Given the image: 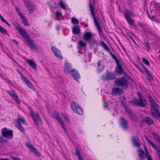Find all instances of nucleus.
<instances>
[{"label":"nucleus","mask_w":160,"mask_h":160,"mask_svg":"<svg viewBox=\"0 0 160 160\" xmlns=\"http://www.w3.org/2000/svg\"><path fill=\"white\" fill-rule=\"evenodd\" d=\"M13 25L16 27L18 33L26 40L28 46L32 48L36 49L37 46L32 41L31 38L25 30L16 21L12 22Z\"/></svg>","instance_id":"1"},{"label":"nucleus","mask_w":160,"mask_h":160,"mask_svg":"<svg viewBox=\"0 0 160 160\" xmlns=\"http://www.w3.org/2000/svg\"><path fill=\"white\" fill-rule=\"evenodd\" d=\"M100 45L107 52L110 54L112 59H114L115 61L117 66L115 70V72L119 75L124 74V72L123 69L120 63V61L119 60L117 56H114L112 53L107 44L104 41H102L100 43Z\"/></svg>","instance_id":"2"},{"label":"nucleus","mask_w":160,"mask_h":160,"mask_svg":"<svg viewBox=\"0 0 160 160\" xmlns=\"http://www.w3.org/2000/svg\"><path fill=\"white\" fill-rule=\"evenodd\" d=\"M131 82L132 84L135 83V82L133 79L129 77L127 75H124L122 77L117 79L115 82L116 85L122 86L127 88Z\"/></svg>","instance_id":"3"},{"label":"nucleus","mask_w":160,"mask_h":160,"mask_svg":"<svg viewBox=\"0 0 160 160\" xmlns=\"http://www.w3.org/2000/svg\"><path fill=\"white\" fill-rule=\"evenodd\" d=\"M64 70L65 73L71 74L74 79H75L77 82H79V79L80 78V76L75 69L72 68L70 63L68 62L65 63Z\"/></svg>","instance_id":"4"},{"label":"nucleus","mask_w":160,"mask_h":160,"mask_svg":"<svg viewBox=\"0 0 160 160\" xmlns=\"http://www.w3.org/2000/svg\"><path fill=\"white\" fill-rule=\"evenodd\" d=\"M139 99L134 98L132 100V103L134 105L138 106L141 107H146L147 103L146 100L144 97L140 94L138 95Z\"/></svg>","instance_id":"5"},{"label":"nucleus","mask_w":160,"mask_h":160,"mask_svg":"<svg viewBox=\"0 0 160 160\" xmlns=\"http://www.w3.org/2000/svg\"><path fill=\"white\" fill-rule=\"evenodd\" d=\"M151 115L152 117H155L156 118H160V112L159 111V107L154 100L151 101Z\"/></svg>","instance_id":"6"},{"label":"nucleus","mask_w":160,"mask_h":160,"mask_svg":"<svg viewBox=\"0 0 160 160\" xmlns=\"http://www.w3.org/2000/svg\"><path fill=\"white\" fill-rule=\"evenodd\" d=\"M89 7L91 12V13L92 15V18L94 20L95 24L98 29L99 33H101L102 32V28L99 25L98 22L97 21L96 18L94 16V9L95 8L94 7L93 8V7L92 5V4L91 3H89Z\"/></svg>","instance_id":"7"},{"label":"nucleus","mask_w":160,"mask_h":160,"mask_svg":"<svg viewBox=\"0 0 160 160\" xmlns=\"http://www.w3.org/2000/svg\"><path fill=\"white\" fill-rule=\"evenodd\" d=\"M125 112L128 114L130 119L135 122L138 121V118L132 109L129 108Z\"/></svg>","instance_id":"8"},{"label":"nucleus","mask_w":160,"mask_h":160,"mask_svg":"<svg viewBox=\"0 0 160 160\" xmlns=\"http://www.w3.org/2000/svg\"><path fill=\"white\" fill-rule=\"evenodd\" d=\"M71 108L74 112L80 115L82 113V109L78 104L75 102H72L71 103Z\"/></svg>","instance_id":"9"},{"label":"nucleus","mask_w":160,"mask_h":160,"mask_svg":"<svg viewBox=\"0 0 160 160\" xmlns=\"http://www.w3.org/2000/svg\"><path fill=\"white\" fill-rule=\"evenodd\" d=\"M2 133L3 137L11 139L13 138V131L12 130H8L6 128L2 129Z\"/></svg>","instance_id":"10"},{"label":"nucleus","mask_w":160,"mask_h":160,"mask_svg":"<svg viewBox=\"0 0 160 160\" xmlns=\"http://www.w3.org/2000/svg\"><path fill=\"white\" fill-rule=\"evenodd\" d=\"M16 122L15 125L17 128L21 132H22L23 133H25V131L24 128L21 125L20 123H25V121L23 118H19L17 120H16Z\"/></svg>","instance_id":"11"},{"label":"nucleus","mask_w":160,"mask_h":160,"mask_svg":"<svg viewBox=\"0 0 160 160\" xmlns=\"http://www.w3.org/2000/svg\"><path fill=\"white\" fill-rule=\"evenodd\" d=\"M24 2L26 7L29 9L31 13H32L36 10V6L27 0H25L24 1Z\"/></svg>","instance_id":"12"},{"label":"nucleus","mask_w":160,"mask_h":160,"mask_svg":"<svg viewBox=\"0 0 160 160\" xmlns=\"http://www.w3.org/2000/svg\"><path fill=\"white\" fill-rule=\"evenodd\" d=\"M115 78L114 74L112 73L107 72L106 74H103L102 75V78L104 81L112 80L114 79Z\"/></svg>","instance_id":"13"},{"label":"nucleus","mask_w":160,"mask_h":160,"mask_svg":"<svg viewBox=\"0 0 160 160\" xmlns=\"http://www.w3.org/2000/svg\"><path fill=\"white\" fill-rule=\"evenodd\" d=\"M31 116L33 118L34 124L35 125L38 126V120L40 122H41V120L39 117V114L37 113H34L32 111L31 112Z\"/></svg>","instance_id":"14"},{"label":"nucleus","mask_w":160,"mask_h":160,"mask_svg":"<svg viewBox=\"0 0 160 160\" xmlns=\"http://www.w3.org/2000/svg\"><path fill=\"white\" fill-rule=\"evenodd\" d=\"M52 50L55 56L58 59H62L63 57L61 54V52L60 50L57 49L55 47H52Z\"/></svg>","instance_id":"15"},{"label":"nucleus","mask_w":160,"mask_h":160,"mask_svg":"<svg viewBox=\"0 0 160 160\" xmlns=\"http://www.w3.org/2000/svg\"><path fill=\"white\" fill-rule=\"evenodd\" d=\"M120 123L122 127L125 130H126L128 128V121L125 118L123 117L120 118Z\"/></svg>","instance_id":"16"},{"label":"nucleus","mask_w":160,"mask_h":160,"mask_svg":"<svg viewBox=\"0 0 160 160\" xmlns=\"http://www.w3.org/2000/svg\"><path fill=\"white\" fill-rule=\"evenodd\" d=\"M27 147L31 151H32L38 155V156H40L41 154L37 150L36 148L30 142H27L26 144Z\"/></svg>","instance_id":"17"},{"label":"nucleus","mask_w":160,"mask_h":160,"mask_svg":"<svg viewBox=\"0 0 160 160\" xmlns=\"http://www.w3.org/2000/svg\"><path fill=\"white\" fill-rule=\"evenodd\" d=\"M122 93L123 91L118 88L114 87L112 89V94L113 95L117 96Z\"/></svg>","instance_id":"18"},{"label":"nucleus","mask_w":160,"mask_h":160,"mask_svg":"<svg viewBox=\"0 0 160 160\" xmlns=\"http://www.w3.org/2000/svg\"><path fill=\"white\" fill-rule=\"evenodd\" d=\"M139 157L141 160L147 157V153H145L144 151L139 148L137 151Z\"/></svg>","instance_id":"19"},{"label":"nucleus","mask_w":160,"mask_h":160,"mask_svg":"<svg viewBox=\"0 0 160 160\" xmlns=\"http://www.w3.org/2000/svg\"><path fill=\"white\" fill-rule=\"evenodd\" d=\"M26 62L33 69L35 70L36 69V65L34 61L31 59H27L26 60Z\"/></svg>","instance_id":"20"},{"label":"nucleus","mask_w":160,"mask_h":160,"mask_svg":"<svg viewBox=\"0 0 160 160\" xmlns=\"http://www.w3.org/2000/svg\"><path fill=\"white\" fill-rule=\"evenodd\" d=\"M92 37V33L90 32H86L83 34V39L86 42H88Z\"/></svg>","instance_id":"21"},{"label":"nucleus","mask_w":160,"mask_h":160,"mask_svg":"<svg viewBox=\"0 0 160 160\" xmlns=\"http://www.w3.org/2000/svg\"><path fill=\"white\" fill-rule=\"evenodd\" d=\"M98 68L97 72H98L100 73L103 71L104 69V66L102 63V62L100 61H99L97 63Z\"/></svg>","instance_id":"22"},{"label":"nucleus","mask_w":160,"mask_h":160,"mask_svg":"<svg viewBox=\"0 0 160 160\" xmlns=\"http://www.w3.org/2000/svg\"><path fill=\"white\" fill-rule=\"evenodd\" d=\"M132 142L134 146L137 147L138 148H140V145L138 141V140L135 137H133L132 138Z\"/></svg>","instance_id":"23"},{"label":"nucleus","mask_w":160,"mask_h":160,"mask_svg":"<svg viewBox=\"0 0 160 160\" xmlns=\"http://www.w3.org/2000/svg\"><path fill=\"white\" fill-rule=\"evenodd\" d=\"M54 116L55 117V118L60 123L61 125L62 126L63 128L65 129L66 130V129L65 128L64 124L62 122V118L61 117H60L56 113L54 114Z\"/></svg>","instance_id":"24"},{"label":"nucleus","mask_w":160,"mask_h":160,"mask_svg":"<svg viewBox=\"0 0 160 160\" xmlns=\"http://www.w3.org/2000/svg\"><path fill=\"white\" fill-rule=\"evenodd\" d=\"M150 145L158 152L157 154L159 158H160V148L156 144L152 142L150 144Z\"/></svg>","instance_id":"25"},{"label":"nucleus","mask_w":160,"mask_h":160,"mask_svg":"<svg viewBox=\"0 0 160 160\" xmlns=\"http://www.w3.org/2000/svg\"><path fill=\"white\" fill-rule=\"evenodd\" d=\"M124 16L126 19L131 18L132 15L131 12L129 9L125 10Z\"/></svg>","instance_id":"26"},{"label":"nucleus","mask_w":160,"mask_h":160,"mask_svg":"<svg viewBox=\"0 0 160 160\" xmlns=\"http://www.w3.org/2000/svg\"><path fill=\"white\" fill-rule=\"evenodd\" d=\"M72 33L74 34H78L80 32V29L78 26H74L72 29Z\"/></svg>","instance_id":"27"},{"label":"nucleus","mask_w":160,"mask_h":160,"mask_svg":"<svg viewBox=\"0 0 160 160\" xmlns=\"http://www.w3.org/2000/svg\"><path fill=\"white\" fill-rule=\"evenodd\" d=\"M144 120L147 124L149 125H151L153 122L152 119L149 117H146L144 119Z\"/></svg>","instance_id":"28"},{"label":"nucleus","mask_w":160,"mask_h":160,"mask_svg":"<svg viewBox=\"0 0 160 160\" xmlns=\"http://www.w3.org/2000/svg\"><path fill=\"white\" fill-rule=\"evenodd\" d=\"M12 97L13 99L16 101L19 104L20 103V101L18 98V96L16 93H15L14 95H13Z\"/></svg>","instance_id":"29"},{"label":"nucleus","mask_w":160,"mask_h":160,"mask_svg":"<svg viewBox=\"0 0 160 160\" xmlns=\"http://www.w3.org/2000/svg\"><path fill=\"white\" fill-rule=\"evenodd\" d=\"M88 42L89 44H93L96 43L97 40L96 39L92 36Z\"/></svg>","instance_id":"30"},{"label":"nucleus","mask_w":160,"mask_h":160,"mask_svg":"<svg viewBox=\"0 0 160 160\" xmlns=\"http://www.w3.org/2000/svg\"><path fill=\"white\" fill-rule=\"evenodd\" d=\"M75 151L76 154L77 156L78 159H80V158H82V157L81 156V154L79 152L77 148H75Z\"/></svg>","instance_id":"31"},{"label":"nucleus","mask_w":160,"mask_h":160,"mask_svg":"<svg viewBox=\"0 0 160 160\" xmlns=\"http://www.w3.org/2000/svg\"><path fill=\"white\" fill-rule=\"evenodd\" d=\"M71 22L73 24H78L79 23L78 19L74 17H73L72 18Z\"/></svg>","instance_id":"32"},{"label":"nucleus","mask_w":160,"mask_h":160,"mask_svg":"<svg viewBox=\"0 0 160 160\" xmlns=\"http://www.w3.org/2000/svg\"><path fill=\"white\" fill-rule=\"evenodd\" d=\"M78 44L81 48L85 47L86 46V44L82 40L79 41L78 42Z\"/></svg>","instance_id":"33"},{"label":"nucleus","mask_w":160,"mask_h":160,"mask_svg":"<svg viewBox=\"0 0 160 160\" xmlns=\"http://www.w3.org/2000/svg\"><path fill=\"white\" fill-rule=\"evenodd\" d=\"M147 78L149 82H151L153 80V78L152 76L151 75L150 73V72H148V73H147Z\"/></svg>","instance_id":"34"},{"label":"nucleus","mask_w":160,"mask_h":160,"mask_svg":"<svg viewBox=\"0 0 160 160\" xmlns=\"http://www.w3.org/2000/svg\"><path fill=\"white\" fill-rule=\"evenodd\" d=\"M0 32L3 34H6L7 33L6 30L2 27L0 25Z\"/></svg>","instance_id":"35"},{"label":"nucleus","mask_w":160,"mask_h":160,"mask_svg":"<svg viewBox=\"0 0 160 160\" xmlns=\"http://www.w3.org/2000/svg\"><path fill=\"white\" fill-rule=\"evenodd\" d=\"M121 103L122 106L123 107L124 109L125 110V111L127 110L129 108V107L127 106L124 103V101H121Z\"/></svg>","instance_id":"36"},{"label":"nucleus","mask_w":160,"mask_h":160,"mask_svg":"<svg viewBox=\"0 0 160 160\" xmlns=\"http://www.w3.org/2000/svg\"><path fill=\"white\" fill-rule=\"evenodd\" d=\"M128 22V23L131 26H132L134 22V21L131 19V18H128L127 19H126Z\"/></svg>","instance_id":"37"},{"label":"nucleus","mask_w":160,"mask_h":160,"mask_svg":"<svg viewBox=\"0 0 160 160\" xmlns=\"http://www.w3.org/2000/svg\"><path fill=\"white\" fill-rule=\"evenodd\" d=\"M24 25L26 26H28L29 24L26 18L24 17L21 19Z\"/></svg>","instance_id":"38"},{"label":"nucleus","mask_w":160,"mask_h":160,"mask_svg":"<svg viewBox=\"0 0 160 160\" xmlns=\"http://www.w3.org/2000/svg\"><path fill=\"white\" fill-rule=\"evenodd\" d=\"M144 45L148 49V51L150 49V45L148 41H145Z\"/></svg>","instance_id":"39"},{"label":"nucleus","mask_w":160,"mask_h":160,"mask_svg":"<svg viewBox=\"0 0 160 160\" xmlns=\"http://www.w3.org/2000/svg\"><path fill=\"white\" fill-rule=\"evenodd\" d=\"M27 86L29 87L30 88L32 89L33 90H35V88L34 87L33 85L32 84V83L29 82L27 84H26Z\"/></svg>","instance_id":"40"},{"label":"nucleus","mask_w":160,"mask_h":160,"mask_svg":"<svg viewBox=\"0 0 160 160\" xmlns=\"http://www.w3.org/2000/svg\"><path fill=\"white\" fill-rule=\"evenodd\" d=\"M142 62L147 66L150 65V63L145 58H142Z\"/></svg>","instance_id":"41"},{"label":"nucleus","mask_w":160,"mask_h":160,"mask_svg":"<svg viewBox=\"0 0 160 160\" xmlns=\"http://www.w3.org/2000/svg\"><path fill=\"white\" fill-rule=\"evenodd\" d=\"M129 37L135 43H136V42H135L134 40L132 38V36L134 35L131 32H129L127 33Z\"/></svg>","instance_id":"42"},{"label":"nucleus","mask_w":160,"mask_h":160,"mask_svg":"<svg viewBox=\"0 0 160 160\" xmlns=\"http://www.w3.org/2000/svg\"><path fill=\"white\" fill-rule=\"evenodd\" d=\"M59 5L61 7V8H62L63 9L66 10V8L65 7L63 1L61 0L60 2Z\"/></svg>","instance_id":"43"},{"label":"nucleus","mask_w":160,"mask_h":160,"mask_svg":"<svg viewBox=\"0 0 160 160\" xmlns=\"http://www.w3.org/2000/svg\"><path fill=\"white\" fill-rule=\"evenodd\" d=\"M21 79L25 82L26 84H27L30 82L24 76H23V78H22Z\"/></svg>","instance_id":"44"},{"label":"nucleus","mask_w":160,"mask_h":160,"mask_svg":"<svg viewBox=\"0 0 160 160\" xmlns=\"http://www.w3.org/2000/svg\"><path fill=\"white\" fill-rule=\"evenodd\" d=\"M7 92L11 97L16 93L13 91L12 90H8V91Z\"/></svg>","instance_id":"45"},{"label":"nucleus","mask_w":160,"mask_h":160,"mask_svg":"<svg viewBox=\"0 0 160 160\" xmlns=\"http://www.w3.org/2000/svg\"><path fill=\"white\" fill-rule=\"evenodd\" d=\"M62 115L63 118L66 120V121H68L69 119L68 118V116L67 115V114H65V113H62Z\"/></svg>","instance_id":"46"},{"label":"nucleus","mask_w":160,"mask_h":160,"mask_svg":"<svg viewBox=\"0 0 160 160\" xmlns=\"http://www.w3.org/2000/svg\"><path fill=\"white\" fill-rule=\"evenodd\" d=\"M146 153L147 154V156L148 160H152L151 156L148 154V151L147 150H146Z\"/></svg>","instance_id":"47"},{"label":"nucleus","mask_w":160,"mask_h":160,"mask_svg":"<svg viewBox=\"0 0 160 160\" xmlns=\"http://www.w3.org/2000/svg\"><path fill=\"white\" fill-rule=\"evenodd\" d=\"M7 141L5 140L3 136L0 137V143H2L7 142Z\"/></svg>","instance_id":"48"},{"label":"nucleus","mask_w":160,"mask_h":160,"mask_svg":"<svg viewBox=\"0 0 160 160\" xmlns=\"http://www.w3.org/2000/svg\"><path fill=\"white\" fill-rule=\"evenodd\" d=\"M141 67L147 73H148V72H149V71L142 64H141Z\"/></svg>","instance_id":"49"},{"label":"nucleus","mask_w":160,"mask_h":160,"mask_svg":"<svg viewBox=\"0 0 160 160\" xmlns=\"http://www.w3.org/2000/svg\"><path fill=\"white\" fill-rule=\"evenodd\" d=\"M18 14L19 15V16L21 17V19L23 18V17H24V15L19 11H18Z\"/></svg>","instance_id":"50"},{"label":"nucleus","mask_w":160,"mask_h":160,"mask_svg":"<svg viewBox=\"0 0 160 160\" xmlns=\"http://www.w3.org/2000/svg\"><path fill=\"white\" fill-rule=\"evenodd\" d=\"M0 18L1 19V20L2 22H4L6 23L7 21L2 17L0 14Z\"/></svg>","instance_id":"51"},{"label":"nucleus","mask_w":160,"mask_h":160,"mask_svg":"<svg viewBox=\"0 0 160 160\" xmlns=\"http://www.w3.org/2000/svg\"><path fill=\"white\" fill-rule=\"evenodd\" d=\"M108 106V103L107 102H104V107L105 108H107Z\"/></svg>","instance_id":"52"},{"label":"nucleus","mask_w":160,"mask_h":160,"mask_svg":"<svg viewBox=\"0 0 160 160\" xmlns=\"http://www.w3.org/2000/svg\"><path fill=\"white\" fill-rule=\"evenodd\" d=\"M148 16L149 18H150V19H152L153 20H155V17L154 16L151 17L148 14Z\"/></svg>","instance_id":"53"},{"label":"nucleus","mask_w":160,"mask_h":160,"mask_svg":"<svg viewBox=\"0 0 160 160\" xmlns=\"http://www.w3.org/2000/svg\"><path fill=\"white\" fill-rule=\"evenodd\" d=\"M12 158L13 160H20V158H18L16 157H12Z\"/></svg>","instance_id":"54"},{"label":"nucleus","mask_w":160,"mask_h":160,"mask_svg":"<svg viewBox=\"0 0 160 160\" xmlns=\"http://www.w3.org/2000/svg\"><path fill=\"white\" fill-rule=\"evenodd\" d=\"M61 15V13L59 11H57L56 12V15L57 16H59Z\"/></svg>","instance_id":"55"},{"label":"nucleus","mask_w":160,"mask_h":160,"mask_svg":"<svg viewBox=\"0 0 160 160\" xmlns=\"http://www.w3.org/2000/svg\"><path fill=\"white\" fill-rule=\"evenodd\" d=\"M136 67L137 68H138L140 71L141 72H143V71L139 67L137 64H135V65Z\"/></svg>","instance_id":"56"},{"label":"nucleus","mask_w":160,"mask_h":160,"mask_svg":"<svg viewBox=\"0 0 160 160\" xmlns=\"http://www.w3.org/2000/svg\"><path fill=\"white\" fill-rule=\"evenodd\" d=\"M17 71H18V73L20 75L21 78H23V76H24L21 73V72L19 70H17Z\"/></svg>","instance_id":"57"},{"label":"nucleus","mask_w":160,"mask_h":160,"mask_svg":"<svg viewBox=\"0 0 160 160\" xmlns=\"http://www.w3.org/2000/svg\"><path fill=\"white\" fill-rule=\"evenodd\" d=\"M145 138H146V139L148 141V142L150 144L152 142H151V141L146 136H145Z\"/></svg>","instance_id":"58"},{"label":"nucleus","mask_w":160,"mask_h":160,"mask_svg":"<svg viewBox=\"0 0 160 160\" xmlns=\"http://www.w3.org/2000/svg\"><path fill=\"white\" fill-rule=\"evenodd\" d=\"M7 82L10 85L12 84V83L9 80H8V79L7 80Z\"/></svg>","instance_id":"59"},{"label":"nucleus","mask_w":160,"mask_h":160,"mask_svg":"<svg viewBox=\"0 0 160 160\" xmlns=\"http://www.w3.org/2000/svg\"><path fill=\"white\" fill-rule=\"evenodd\" d=\"M12 41L14 42L15 43L17 44V45H18V42L17 41H16L14 39H13L12 40Z\"/></svg>","instance_id":"60"},{"label":"nucleus","mask_w":160,"mask_h":160,"mask_svg":"<svg viewBox=\"0 0 160 160\" xmlns=\"http://www.w3.org/2000/svg\"><path fill=\"white\" fill-rule=\"evenodd\" d=\"M0 160H8V158H0Z\"/></svg>","instance_id":"61"},{"label":"nucleus","mask_w":160,"mask_h":160,"mask_svg":"<svg viewBox=\"0 0 160 160\" xmlns=\"http://www.w3.org/2000/svg\"><path fill=\"white\" fill-rule=\"evenodd\" d=\"M156 5L157 6L158 8H160V3H157L156 4Z\"/></svg>","instance_id":"62"},{"label":"nucleus","mask_w":160,"mask_h":160,"mask_svg":"<svg viewBox=\"0 0 160 160\" xmlns=\"http://www.w3.org/2000/svg\"><path fill=\"white\" fill-rule=\"evenodd\" d=\"M149 100L151 102V101L152 100H153V99H152V98L151 96H149Z\"/></svg>","instance_id":"63"},{"label":"nucleus","mask_w":160,"mask_h":160,"mask_svg":"<svg viewBox=\"0 0 160 160\" xmlns=\"http://www.w3.org/2000/svg\"><path fill=\"white\" fill-rule=\"evenodd\" d=\"M5 23L7 24L9 27L11 26V25L7 21L6 23Z\"/></svg>","instance_id":"64"}]
</instances>
